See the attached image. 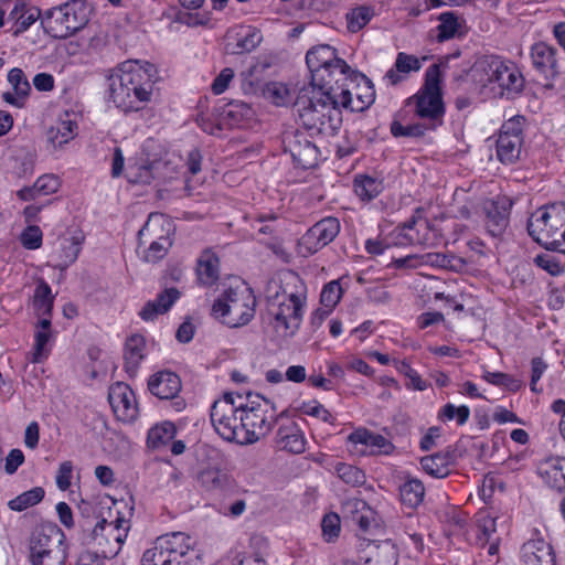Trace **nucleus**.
Returning <instances> with one entry per match:
<instances>
[{"mask_svg": "<svg viewBox=\"0 0 565 565\" xmlns=\"http://www.w3.org/2000/svg\"><path fill=\"white\" fill-rule=\"evenodd\" d=\"M157 79L153 64L126 61L108 77L109 99L125 113L138 111L151 100Z\"/></svg>", "mask_w": 565, "mask_h": 565, "instance_id": "obj_1", "label": "nucleus"}, {"mask_svg": "<svg viewBox=\"0 0 565 565\" xmlns=\"http://www.w3.org/2000/svg\"><path fill=\"white\" fill-rule=\"evenodd\" d=\"M353 73L345 61H335V64H327L320 70V106L328 109V114L320 111V117L329 118V128L337 130L342 122L340 106H348L352 102V93L349 82L353 79Z\"/></svg>", "mask_w": 565, "mask_h": 565, "instance_id": "obj_2", "label": "nucleus"}, {"mask_svg": "<svg viewBox=\"0 0 565 565\" xmlns=\"http://www.w3.org/2000/svg\"><path fill=\"white\" fill-rule=\"evenodd\" d=\"M527 232L546 249L565 254V202L537 209L527 221Z\"/></svg>", "mask_w": 565, "mask_h": 565, "instance_id": "obj_3", "label": "nucleus"}, {"mask_svg": "<svg viewBox=\"0 0 565 565\" xmlns=\"http://www.w3.org/2000/svg\"><path fill=\"white\" fill-rule=\"evenodd\" d=\"M248 403L242 402L241 439L242 445L254 444L266 436L284 413L278 414L276 405L262 395H248Z\"/></svg>", "mask_w": 565, "mask_h": 565, "instance_id": "obj_4", "label": "nucleus"}, {"mask_svg": "<svg viewBox=\"0 0 565 565\" xmlns=\"http://www.w3.org/2000/svg\"><path fill=\"white\" fill-rule=\"evenodd\" d=\"M255 307L256 297L250 287L242 291L231 287L214 300L211 316L230 328H239L254 318Z\"/></svg>", "mask_w": 565, "mask_h": 565, "instance_id": "obj_5", "label": "nucleus"}, {"mask_svg": "<svg viewBox=\"0 0 565 565\" xmlns=\"http://www.w3.org/2000/svg\"><path fill=\"white\" fill-rule=\"evenodd\" d=\"M415 106V115L429 121V128L436 129L443 122L445 106L440 89V73L437 64L430 65L425 75L423 87L406 100Z\"/></svg>", "mask_w": 565, "mask_h": 565, "instance_id": "obj_6", "label": "nucleus"}, {"mask_svg": "<svg viewBox=\"0 0 565 565\" xmlns=\"http://www.w3.org/2000/svg\"><path fill=\"white\" fill-rule=\"evenodd\" d=\"M88 22L84 0H71L47 9L42 14L45 32L55 39H66L82 30Z\"/></svg>", "mask_w": 565, "mask_h": 565, "instance_id": "obj_7", "label": "nucleus"}, {"mask_svg": "<svg viewBox=\"0 0 565 565\" xmlns=\"http://www.w3.org/2000/svg\"><path fill=\"white\" fill-rule=\"evenodd\" d=\"M194 541L183 532L159 536L152 548L145 552V561H161L162 565H194L200 555L193 547Z\"/></svg>", "mask_w": 565, "mask_h": 565, "instance_id": "obj_8", "label": "nucleus"}, {"mask_svg": "<svg viewBox=\"0 0 565 565\" xmlns=\"http://www.w3.org/2000/svg\"><path fill=\"white\" fill-rule=\"evenodd\" d=\"M241 408L242 396L236 398L232 393H225L211 407V423L215 431L226 441H235L242 445L241 439Z\"/></svg>", "mask_w": 565, "mask_h": 565, "instance_id": "obj_9", "label": "nucleus"}, {"mask_svg": "<svg viewBox=\"0 0 565 565\" xmlns=\"http://www.w3.org/2000/svg\"><path fill=\"white\" fill-rule=\"evenodd\" d=\"M301 311L300 299L295 295H280L277 291L267 302L270 324L279 337L287 338L295 333L300 323Z\"/></svg>", "mask_w": 565, "mask_h": 565, "instance_id": "obj_10", "label": "nucleus"}, {"mask_svg": "<svg viewBox=\"0 0 565 565\" xmlns=\"http://www.w3.org/2000/svg\"><path fill=\"white\" fill-rule=\"evenodd\" d=\"M318 46H311L306 54V64L310 73L308 86H302L294 103V108L298 114L301 125L307 129L316 127V72L318 71Z\"/></svg>", "mask_w": 565, "mask_h": 565, "instance_id": "obj_11", "label": "nucleus"}, {"mask_svg": "<svg viewBox=\"0 0 565 565\" xmlns=\"http://www.w3.org/2000/svg\"><path fill=\"white\" fill-rule=\"evenodd\" d=\"M466 540L477 547L488 545V554L497 555L500 545V537L497 535V518L487 510L478 511L466 531Z\"/></svg>", "mask_w": 565, "mask_h": 565, "instance_id": "obj_12", "label": "nucleus"}, {"mask_svg": "<svg viewBox=\"0 0 565 565\" xmlns=\"http://www.w3.org/2000/svg\"><path fill=\"white\" fill-rule=\"evenodd\" d=\"M523 117L515 116L505 121L497 139V157L504 164H512L520 159L522 152Z\"/></svg>", "mask_w": 565, "mask_h": 565, "instance_id": "obj_13", "label": "nucleus"}, {"mask_svg": "<svg viewBox=\"0 0 565 565\" xmlns=\"http://www.w3.org/2000/svg\"><path fill=\"white\" fill-rule=\"evenodd\" d=\"M125 523L122 518H117L114 522L102 519L93 527L90 536L99 546H104L102 552L105 557H115L120 552L128 532Z\"/></svg>", "mask_w": 565, "mask_h": 565, "instance_id": "obj_14", "label": "nucleus"}, {"mask_svg": "<svg viewBox=\"0 0 565 565\" xmlns=\"http://www.w3.org/2000/svg\"><path fill=\"white\" fill-rule=\"evenodd\" d=\"M351 445L350 451L358 456L388 455L394 450V445L384 436L359 428L348 437Z\"/></svg>", "mask_w": 565, "mask_h": 565, "instance_id": "obj_15", "label": "nucleus"}, {"mask_svg": "<svg viewBox=\"0 0 565 565\" xmlns=\"http://www.w3.org/2000/svg\"><path fill=\"white\" fill-rule=\"evenodd\" d=\"M108 401L119 420L130 423L138 417L136 397L129 385L122 382L113 384L109 387Z\"/></svg>", "mask_w": 565, "mask_h": 565, "instance_id": "obj_16", "label": "nucleus"}, {"mask_svg": "<svg viewBox=\"0 0 565 565\" xmlns=\"http://www.w3.org/2000/svg\"><path fill=\"white\" fill-rule=\"evenodd\" d=\"M173 233L172 221L164 214L150 213L147 222L138 232V242L140 245H147L148 241H172Z\"/></svg>", "mask_w": 565, "mask_h": 565, "instance_id": "obj_17", "label": "nucleus"}, {"mask_svg": "<svg viewBox=\"0 0 565 565\" xmlns=\"http://www.w3.org/2000/svg\"><path fill=\"white\" fill-rule=\"evenodd\" d=\"M536 473L544 484L557 491L565 490V457L550 456L536 466Z\"/></svg>", "mask_w": 565, "mask_h": 565, "instance_id": "obj_18", "label": "nucleus"}, {"mask_svg": "<svg viewBox=\"0 0 565 565\" xmlns=\"http://www.w3.org/2000/svg\"><path fill=\"white\" fill-rule=\"evenodd\" d=\"M148 387L158 398L171 399L181 391V380L173 372L160 371L150 377Z\"/></svg>", "mask_w": 565, "mask_h": 565, "instance_id": "obj_19", "label": "nucleus"}, {"mask_svg": "<svg viewBox=\"0 0 565 565\" xmlns=\"http://www.w3.org/2000/svg\"><path fill=\"white\" fill-rule=\"evenodd\" d=\"M522 561L524 565H556L554 552L543 539L530 540L523 544Z\"/></svg>", "mask_w": 565, "mask_h": 565, "instance_id": "obj_20", "label": "nucleus"}, {"mask_svg": "<svg viewBox=\"0 0 565 565\" xmlns=\"http://www.w3.org/2000/svg\"><path fill=\"white\" fill-rule=\"evenodd\" d=\"M399 231V235L403 236L408 244L425 246L435 244V233L429 222L425 218H413L405 223Z\"/></svg>", "mask_w": 565, "mask_h": 565, "instance_id": "obj_21", "label": "nucleus"}, {"mask_svg": "<svg viewBox=\"0 0 565 565\" xmlns=\"http://www.w3.org/2000/svg\"><path fill=\"white\" fill-rule=\"evenodd\" d=\"M500 67V57L483 56L473 63V65L467 72V76H469L475 84L481 87H487L495 83V72H498Z\"/></svg>", "mask_w": 565, "mask_h": 565, "instance_id": "obj_22", "label": "nucleus"}, {"mask_svg": "<svg viewBox=\"0 0 565 565\" xmlns=\"http://www.w3.org/2000/svg\"><path fill=\"white\" fill-rule=\"evenodd\" d=\"M486 228L493 237L500 236L509 224V207L505 202L491 201L486 206Z\"/></svg>", "mask_w": 565, "mask_h": 565, "instance_id": "obj_23", "label": "nucleus"}, {"mask_svg": "<svg viewBox=\"0 0 565 565\" xmlns=\"http://www.w3.org/2000/svg\"><path fill=\"white\" fill-rule=\"evenodd\" d=\"M353 79L350 83H358L359 92L355 93V99L343 108H349L351 111H363L367 109L375 100L374 86L369 77L358 72L353 73Z\"/></svg>", "mask_w": 565, "mask_h": 565, "instance_id": "obj_24", "label": "nucleus"}, {"mask_svg": "<svg viewBox=\"0 0 565 565\" xmlns=\"http://www.w3.org/2000/svg\"><path fill=\"white\" fill-rule=\"evenodd\" d=\"M555 53L556 50L544 42H537L532 46L531 57L533 65L546 77H554L558 73Z\"/></svg>", "mask_w": 565, "mask_h": 565, "instance_id": "obj_25", "label": "nucleus"}, {"mask_svg": "<svg viewBox=\"0 0 565 565\" xmlns=\"http://www.w3.org/2000/svg\"><path fill=\"white\" fill-rule=\"evenodd\" d=\"M146 340L141 334L130 335L125 343V371L129 376H135L141 361L145 359Z\"/></svg>", "mask_w": 565, "mask_h": 565, "instance_id": "obj_26", "label": "nucleus"}, {"mask_svg": "<svg viewBox=\"0 0 565 565\" xmlns=\"http://www.w3.org/2000/svg\"><path fill=\"white\" fill-rule=\"evenodd\" d=\"M199 282H216L220 279V258L211 248L201 252L195 263Z\"/></svg>", "mask_w": 565, "mask_h": 565, "instance_id": "obj_27", "label": "nucleus"}, {"mask_svg": "<svg viewBox=\"0 0 565 565\" xmlns=\"http://www.w3.org/2000/svg\"><path fill=\"white\" fill-rule=\"evenodd\" d=\"M494 82L501 94H515L523 88L524 78L513 65H508L501 60V67L495 72Z\"/></svg>", "mask_w": 565, "mask_h": 565, "instance_id": "obj_28", "label": "nucleus"}, {"mask_svg": "<svg viewBox=\"0 0 565 565\" xmlns=\"http://www.w3.org/2000/svg\"><path fill=\"white\" fill-rule=\"evenodd\" d=\"M423 470L434 478L447 477L455 465V458L451 452H438L424 457L420 460Z\"/></svg>", "mask_w": 565, "mask_h": 565, "instance_id": "obj_29", "label": "nucleus"}, {"mask_svg": "<svg viewBox=\"0 0 565 565\" xmlns=\"http://www.w3.org/2000/svg\"><path fill=\"white\" fill-rule=\"evenodd\" d=\"M263 41L262 32L252 25L239 26L235 32V43L231 52L244 54L254 51Z\"/></svg>", "mask_w": 565, "mask_h": 565, "instance_id": "obj_30", "label": "nucleus"}, {"mask_svg": "<svg viewBox=\"0 0 565 565\" xmlns=\"http://www.w3.org/2000/svg\"><path fill=\"white\" fill-rule=\"evenodd\" d=\"M276 441L280 449L291 454H300L305 450V438L294 424L279 427Z\"/></svg>", "mask_w": 565, "mask_h": 565, "instance_id": "obj_31", "label": "nucleus"}, {"mask_svg": "<svg viewBox=\"0 0 565 565\" xmlns=\"http://www.w3.org/2000/svg\"><path fill=\"white\" fill-rule=\"evenodd\" d=\"M383 181L366 174H358L353 180V190L362 201H371L383 191Z\"/></svg>", "mask_w": 565, "mask_h": 565, "instance_id": "obj_32", "label": "nucleus"}, {"mask_svg": "<svg viewBox=\"0 0 565 565\" xmlns=\"http://www.w3.org/2000/svg\"><path fill=\"white\" fill-rule=\"evenodd\" d=\"M77 124L74 120L66 119L57 122L56 126L47 130V140L54 147H61L67 143L76 136Z\"/></svg>", "mask_w": 565, "mask_h": 565, "instance_id": "obj_33", "label": "nucleus"}, {"mask_svg": "<svg viewBox=\"0 0 565 565\" xmlns=\"http://www.w3.org/2000/svg\"><path fill=\"white\" fill-rule=\"evenodd\" d=\"M172 246V241H148L147 245H140L138 242L137 254L147 263H156L163 258L168 249Z\"/></svg>", "mask_w": 565, "mask_h": 565, "instance_id": "obj_34", "label": "nucleus"}, {"mask_svg": "<svg viewBox=\"0 0 565 565\" xmlns=\"http://www.w3.org/2000/svg\"><path fill=\"white\" fill-rule=\"evenodd\" d=\"M177 434L175 426L171 422H163L149 429L147 445L157 449L171 441Z\"/></svg>", "mask_w": 565, "mask_h": 565, "instance_id": "obj_35", "label": "nucleus"}, {"mask_svg": "<svg viewBox=\"0 0 565 565\" xmlns=\"http://www.w3.org/2000/svg\"><path fill=\"white\" fill-rule=\"evenodd\" d=\"M425 488L418 479H408L399 488L402 502L409 507L416 508L424 499Z\"/></svg>", "mask_w": 565, "mask_h": 565, "instance_id": "obj_36", "label": "nucleus"}, {"mask_svg": "<svg viewBox=\"0 0 565 565\" xmlns=\"http://www.w3.org/2000/svg\"><path fill=\"white\" fill-rule=\"evenodd\" d=\"M198 481L207 491H222L231 482L225 472L215 468H209L201 471L198 477Z\"/></svg>", "mask_w": 565, "mask_h": 565, "instance_id": "obj_37", "label": "nucleus"}, {"mask_svg": "<svg viewBox=\"0 0 565 565\" xmlns=\"http://www.w3.org/2000/svg\"><path fill=\"white\" fill-rule=\"evenodd\" d=\"M292 157L303 169H311L318 166V148L308 139H305L303 143L299 141L298 147L292 152Z\"/></svg>", "mask_w": 565, "mask_h": 565, "instance_id": "obj_38", "label": "nucleus"}, {"mask_svg": "<svg viewBox=\"0 0 565 565\" xmlns=\"http://www.w3.org/2000/svg\"><path fill=\"white\" fill-rule=\"evenodd\" d=\"M44 489L42 487H34L8 502V507L12 511L21 512L25 509L40 503L44 498Z\"/></svg>", "mask_w": 565, "mask_h": 565, "instance_id": "obj_39", "label": "nucleus"}, {"mask_svg": "<svg viewBox=\"0 0 565 565\" xmlns=\"http://www.w3.org/2000/svg\"><path fill=\"white\" fill-rule=\"evenodd\" d=\"M54 296L52 295L50 286L38 285L33 297V307L36 316L51 317Z\"/></svg>", "mask_w": 565, "mask_h": 565, "instance_id": "obj_40", "label": "nucleus"}, {"mask_svg": "<svg viewBox=\"0 0 565 565\" xmlns=\"http://www.w3.org/2000/svg\"><path fill=\"white\" fill-rule=\"evenodd\" d=\"M159 162L130 164L127 169V178L131 183L149 184L154 179V171Z\"/></svg>", "mask_w": 565, "mask_h": 565, "instance_id": "obj_41", "label": "nucleus"}, {"mask_svg": "<svg viewBox=\"0 0 565 565\" xmlns=\"http://www.w3.org/2000/svg\"><path fill=\"white\" fill-rule=\"evenodd\" d=\"M334 471L343 482L352 487H359L365 482L364 471L355 466L339 462L335 465Z\"/></svg>", "mask_w": 565, "mask_h": 565, "instance_id": "obj_42", "label": "nucleus"}, {"mask_svg": "<svg viewBox=\"0 0 565 565\" xmlns=\"http://www.w3.org/2000/svg\"><path fill=\"white\" fill-rule=\"evenodd\" d=\"M438 417L443 422L456 420L458 425L462 426L470 417V409L466 405L456 406L448 403L440 408Z\"/></svg>", "mask_w": 565, "mask_h": 565, "instance_id": "obj_43", "label": "nucleus"}, {"mask_svg": "<svg viewBox=\"0 0 565 565\" xmlns=\"http://www.w3.org/2000/svg\"><path fill=\"white\" fill-rule=\"evenodd\" d=\"M264 95L276 106H285L290 102V90L286 84L280 82L268 83Z\"/></svg>", "mask_w": 565, "mask_h": 565, "instance_id": "obj_44", "label": "nucleus"}, {"mask_svg": "<svg viewBox=\"0 0 565 565\" xmlns=\"http://www.w3.org/2000/svg\"><path fill=\"white\" fill-rule=\"evenodd\" d=\"M341 285H324L320 294V316L329 315L341 299Z\"/></svg>", "mask_w": 565, "mask_h": 565, "instance_id": "obj_45", "label": "nucleus"}, {"mask_svg": "<svg viewBox=\"0 0 565 565\" xmlns=\"http://www.w3.org/2000/svg\"><path fill=\"white\" fill-rule=\"evenodd\" d=\"M373 15L369 7L361 6L347 13V23L349 31L355 33L363 29Z\"/></svg>", "mask_w": 565, "mask_h": 565, "instance_id": "obj_46", "label": "nucleus"}, {"mask_svg": "<svg viewBox=\"0 0 565 565\" xmlns=\"http://www.w3.org/2000/svg\"><path fill=\"white\" fill-rule=\"evenodd\" d=\"M253 114L250 106L244 102H230L222 108L224 118L238 124L244 119H248Z\"/></svg>", "mask_w": 565, "mask_h": 565, "instance_id": "obj_47", "label": "nucleus"}, {"mask_svg": "<svg viewBox=\"0 0 565 565\" xmlns=\"http://www.w3.org/2000/svg\"><path fill=\"white\" fill-rule=\"evenodd\" d=\"M52 545L53 542L49 535L44 533L33 534L30 541V561L38 559L46 553L57 552L58 550H54Z\"/></svg>", "mask_w": 565, "mask_h": 565, "instance_id": "obj_48", "label": "nucleus"}, {"mask_svg": "<svg viewBox=\"0 0 565 565\" xmlns=\"http://www.w3.org/2000/svg\"><path fill=\"white\" fill-rule=\"evenodd\" d=\"M459 28L458 17L454 12H444L439 15L438 40L440 42L456 35Z\"/></svg>", "mask_w": 565, "mask_h": 565, "instance_id": "obj_49", "label": "nucleus"}, {"mask_svg": "<svg viewBox=\"0 0 565 565\" xmlns=\"http://www.w3.org/2000/svg\"><path fill=\"white\" fill-rule=\"evenodd\" d=\"M427 130H433L429 128V125L426 124H413L408 126L402 125L399 121L394 120L391 124V134L398 138V137H423Z\"/></svg>", "mask_w": 565, "mask_h": 565, "instance_id": "obj_50", "label": "nucleus"}, {"mask_svg": "<svg viewBox=\"0 0 565 565\" xmlns=\"http://www.w3.org/2000/svg\"><path fill=\"white\" fill-rule=\"evenodd\" d=\"M320 526L322 529V536L324 541L334 542L341 533V520L337 513H327Z\"/></svg>", "mask_w": 565, "mask_h": 565, "instance_id": "obj_51", "label": "nucleus"}, {"mask_svg": "<svg viewBox=\"0 0 565 565\" xmlns=\"http://www.w3.org/2000/svg\"><path fill=\"white\" fill-rule=\"evenodd\" d=\"M317 227L318 223L312 225L298 241L297 250L301 257H308L318 252V236L316 235Z\"/></svg>", "mask_w": 565, "mask_h": 565, "instance_id": "obj_52", "label": "nucleus"}, {"mask_svg": "<svg viewBox=\"0 0 565 565\" xmlns=\"http://www.w3.org/2000/svg\"><path fill=\"white\" fill-rule=\"evenodd\" d=\"M340 232V221L333 216L320 218V242L324 245L332 242Z\"/></svg>", "mask_w": 565, "mask_h": 565, "instance_id": "obj_53", "label": "nucleus"}, {"mask_svg": "<svg viewBox=\"0 0 565 565\" xmlns=\"http://www.w3.org/2000/svg\"><path fill=\"white\" fill-rule=\"evenodd\" d=\"M8 81L13 86L15 95L26 97L31 90L29 81L21 68L14 67L8 74Z\"/></svg>", "mask_w": 565, "mask_h": 565, "instance_id": "obj_54", "label": "nucleus"}, {"mask_svg": "<svg viewBox=\"0 0 565 565\" xmlns=\"http://www.w3.org/2000/svg\"><path fill=\"white\" fill-rule=\"evenodd\" d=\"M21 244L26 249H38L42 245V231L38 225H29L20 235Z\"/></svg>", "mask_w": 565, "mask_h": 565, "instance_id": "obj_55", "label": "nucleus"}, {"mask_svg": "<svg viewBox=\"0 0 565 565\" xmlns=\"http://www.w3.org/2000/svg\"><path fill=\"white\" fill-rule=\"evenodd\" d=\"M34 184L40 195H49L57 192L60 180L54 174H44L38 178Z\"/></svg>", "mask_w": 565, "mask_h": 565, "instance_id": "obj_56", "label": "nucleus"}, {"mask_svg": "<svg viewBox=\"0 0 565 565\" xmlns=\"http://www.w3.org/2000/svg\"><path fill=\"white\" fill-rule=\"evenodd\" d=\"M395 67L399 73H409L419 71L422 65L416 56L401 52L396 56Z\"/></svg>", "mask_w": 565, "mask_h": 565, "instance_id": "obj_57", "label": "nucleus"}, {"mask_svg": "<svg viewBox=\"0 0 565 565\" xmlns=\"http://www.w3.org/2000/svg\"><path fill=\"white\" fill-rule=\"evenodd\" d=\"M34 340L35 343L31 361L33 363H40L44 358L47 356V353L45 352L44 348L50 340V332L45 330H38L34 334Z\"/></svg>", "mask_w": 565, "mask_h": 565, "instance_id": "obj_58", "label": "nucleus"}, {"mask_svg": "<svg viewBox=\"0 0 565 565\" xmlns=\"http://www.w3.org/2000/svg\"><path fill=\"white\" fill-rule=\"evenodd\" d=\"M233 77H234V71L232 68H230V67L223 68L212 83V86H211L212 92L215 95H220V94L224 93L227 89Z\"/></svg>", "mask_w": 565, "mask_h": 565, "instance_id": "obj_59", "label": "nucleus"}, {"mask_svg": "<svg viewBox=\"0 0 565 565\" xmlns=\"http://www.w3.org/2000/svg\"><path fill=\"white\" fill-rule=\"evenodd\" d=\"M180 291L177 288H167L162 290L157 297L156 301L163 310H169L173 303L180 298Z\"/></svg>", "mask_w": 565, "mask_h": 565, "instance_id": "obj_60", "label": "nucleus"}, {"mask_svg": "<svg viewBox=\"0 0 565 565\" xmlns=\"http://www.w3.org/2000/svg\"><path fill=\"white\" fill-rule=\"evenodd\" d=\"M73 472V463L71 461H64L60 465L57 476H56V484L58 489L65 491L71 486Z\"/></svg>", "mask_w": 565, "mask_h": 565, "instance_id": "obj_61", "label": "nucleus"}, {"mask_svg": "<svg viewBox=\"0 0 565 565\" xmlns=\"http://www.w3.org/2000/svg\"><path fill=\"white\" fill-rule=\"evenodd\" d=\"M546 370V364L539 358L532 360L531 363V391L539 393L541 387H537V382L541 380L543 373Z\"/></svg>", "mask_w": 565, "mask_h": 565, "instance_id": "obj_62", "label": "nucleus"}, {"mask_svg": "<svg viewBox=\"0 0 565 565\" xmlns=\"http://www.w3.org/2000/svg\"><path fill=\"white\" fill-rule=\"evenodd\" d=\"M23 462V452L20 449H12L6 458V472L13 475Z\"/></svg>", "mask_w": 565, "mask_h": 565, "instance_id": "obj_63", "label": "nucleus"}, {"mask_svg": "<svg viewBox=\"0 0 565 565\" xmlns=\"http://www.w3.org/2000/svg\"><path fill=\"white\" fill-rule=\"evenodd\" d=\"M535 263L537 264V266L540 268L546 270L547 273H550L553 276L558 275L563 270L562 267L559 266V264L557 262H555L554 258L548 255L536 256Z\"/></svg>", "mask_w": 565, "mask_h": 565, "instance_id": "obj_64", "label": "nucleus"}]
</instances>
